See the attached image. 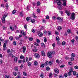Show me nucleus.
<instances>
[{
    "label": "nucleus",
    "instance_id": "obj_1",
    "mask_svg": "<svg viewBox=\"0 0 78 78\" xmlns=\"http://www.w3.org/2000/svg\"><path fill=\"white\" fill-rule=\"evenodd\" d=\"M7 16V15L4 14L3 15V16L1 18V20H2V22L3 23H5V18Z\"/></svg>",
    "mask_w": 78,
    "mask_h": 78
},
{
    "label": "nucleus",
    "instance_id": "obj_2",
    "mask_svg": "<svg viewBox=\"0 0 78 78\" xmlns=\"http://www.w3.org/2000/svg\"><path fill=\"white\" fill-rule=\"evenodd\" d=\"M75 13L74 12H73L72 15L71 16V19L72 20H75Z\"/></svg>",
    "mask_w": 78,
    "mask_h": 78
},
{
    "label": "nucleus",
    "instance_id": "obj_3",
    "mask_svg": "<svg viewBox=\"0 0 78 78\" xmlns=\"http://www.w3.org/2000/svg\"><path fill=\"white\" fill-rule=\"evenodd\" d=\"M48 57L49 58H51L53 57V55L52 53L51 52H48Z\"/></svg>",
    "mask_w": 78,
    "mask_h": 78
},
{
    "label": "nucleus",
    "instance_id": "obj_4",
    "mask_svg": "<svg viewBox=\"0 0 78 78\" xmlns=\"http://www.w3.org/2000/svg\"><path fill=\"white\" fill-rule=\"evenodd\" d=\"M55 2H56L57 4L58 5H61V0H54Z\"/></svg>",
    "mask_w": 78,
    "mask_h": 78
},
{
    "label": "nucleus",
    "instance_id": "obj_5",
    "mask_svg": "<svg viewBox=\"0 0 78 78\" xmlns=\"http://www.w3.org/2000/svg\"><path fill=\"white\" fill-rule=\"evenodd\" d=\"M63 3H62V5L63 6H67V3H66V0H62Z\"/></svg>",
    "mask_w": 78,
    "mask_h": 78
},
{
    "label": "nucleus",
    "instance_id": "obj_6",
    "mask_svg": "<svg viewBox=\"0 0 78 78\" xmlns=\"http://www.w3.org/2000/svg\"><path fill=\"white\" fill-rule=\"evenodd\" d=\"M23 53H25V51L27 50V48L25 46H24L23 47Z\"/></svg>",
    "mask_w": 78,
    "mask_h": 78
},
{
    "label": "nucleus",
    "instance_id": "obj_7",
    "mask_svg": "<svg viewBox=\"0 0 78 78\" xmlns=\"http://www.w3.org/2000/svg\"><path fill=\"white\" fill-rule=\"evenodd\" d=\"M65 12L66 13V14H67L68 16H69L70 15V12L68 10L65 11Z\"/></svg>",
    "mask_w": 78,
    "mask_h": 78
},
{
    "label": "nucleus",
    "instance_id": "obj_8",
    "mask_svg": "<svg viewBox=\"0 0 78 78\" xmlns=\"http://www.w3.org/2000/svg\"><path fill=\"white\" fill-rule=\"evenodd\" d=\"M34 55V56L35 57V58H39V55L38 54H35Z\"/></svg>",
    "mask_w": 78,
    "mask_h": 78
},
{
    "label": "nucleus",
    "instance_id": "obj_9",
    "mask_svg": "<svg viewBox=\"0 0 78 78\" xmlns=\"http://www.w3.org/2000/svg\"><path fill=\"white\" fill-rule=\"evenodd\" d=\"M62 27L61 26H59L57 27V30H58V31H61V30H62Z\"/></svg>",
    "mask_w": 78,
    "mask_h": 78
},
{
    "label": "nucleus",
    "instance_id": "obj_10",
    "mask_svg": "<svg viewBox=\"0 0 78 78\" xmlns=\"http://www.w3.org/2000/svg\"><path fill=\"white\" fill-rule=\"evenodd\" d=\"M57 19L59 20L60 22H62L63 21L62 18L60 17H57Z\"/></svg>",
    "mask_w": 78,
    "mask_h": 78
},
{
    "label": "nucleus",
    "instance_id": "obj_11",
    "mask_svg": "<svg viewBox=\"0 0 78 78\" xmlns=\"http://www.w3.org/2000/svg\"><path fill=\"white\" fill-rule=\"evenodd\" d=\"M54 71L56 73H58L59 71V70L57 69H54Z\"/></svg>",
    "mask_w": 78,
    "mask_h": 78
},
{
    "label": "nucleus",
    "instance_id": "obj_12",
    "mask_svg": "<svg viewBox=\"0 0 78 78\" xmlns=\"http://www.w3.org/2000/svg\"><path fill=\"white\" fill-rule=\"evenodd\" d=\"M33 51L34 52H36L37 51V49H36V47H34V48L33 50Z\"/></svg>",
    "mask_w": 78,
    "mask_h": 78
},
{
    "label": "nucleus",
    "instance_id": "obj_13",
    "mask_svg": "<svg viewBox=\"0 0 78 78\" xmlns=\"http://www.w3.org/2000/svg\"><path fill=\"white\" fill-rule=\"evenodd\" d=\"M48 62L46 61L44 64V66H47V65H48Z\"/></svg>",
    "mask_w": 78,
    "mask_h": 78
},
{
    "label": "nucleus",
    "instance_id": "obj_14",
    "mask_svg": "<svg viewBox=\"0 0 78 78\" xmlns=\"http://www.w3.org/2000/svg\"><path fill=\"white\" fill-rule=\"evenodd\" d=\"M41 54L43 56H45V52H44V51H42Z\"/></svg>",
    "mask_w": 78,
    "mask_h": 78
},
{
    "label": "nucleus",
    "instance_id": "obj_15",
    "mask_svg": "<svg viewBox=\"0 0 78 78\" xmlns=\"http://www.w3.org/2000/svg\"><path fill=\"white\" fill-rule=\"evenodd\" d=\"M16 78H20V73H18V75Z\"/></svg>",
    "mask_w": 78,
    "mask_h": 78
},
{
    "label": "nucleus",
    "instance_id": "obj_16",
    "mask_svg": "<svg viewBox=\"0 0 78 78\" xmlns=\"http://www.w3.org/2000/svg\"><path fill=\"white\" fill-rule=\"evenodd\" d=\"M71 57L73 58V57H75V54L73 53H72L71 54Z\"/></svg>",
    "mask_w": 78,
    "mask_h": 78
},
{
    "label": "nucleus",
    "instance_id": "obj_17",
    "mask_svg": "<svg viewBox=\"0 0 78 78\" xmlns=\"http://www.w3.org/2000/svg\"><path fill=\"white\" fill-rule=\"evenodd\" d=\"M38 35L40 37H42V35H43V34H42V33H40Z\"/></svg>",
    "mask_w": 78,
    "mask_h": 78
},
{
    "label": "nucleus",
    "instance_id": "obj_18",
    "mask_svg": "<svg viewBox=\"0 0 78 78\" xmlns=\"http://www.w3.org/2000/svg\"><path fill=\"white\" fill-rule=\"evenodd\" d=\"M35 21H36L35 20H32L31 21V22H32V23H34V22H35Z\"/></svg>",
    "mask_w": 78,
    "mask_h": 78
},
{
    "label": "nucleus",
    "instance_id": "obj_19",
    "mask_svg": "<svg viewBox=\"0 0 78 78\" xmlns=\"http://www.w3.org/2000/svg\"><path fill=\"white\" fill-rule=\"evenodd\" d=\"M66 42L65 41H63L62 42V45H66Z\"/></svg>",
    "mask_w": 78,
    "mask_h": 78
},
{
    "label": "nucleus",
    "instance_id": "obj_20",
    "mask_svg": "<svg viewBox=\"0 0 78 78\" xmlns=\"http://www.w3.org/2000/svg\"><path fill=\"white\" fill-rule=\"evenodd\" d=\"M36 42L38 44H39L40 43V40L39 39H37L36 40Z\"/></svg>",
    "mask_w": 78,
    "mask_h": 78
},
{
    "label": "nucleus",
    "instance_id": "obj_21",
    "mask_svg": "<svg viewBox=\"0 0 78 78\" xmlns=\"http://www.w3.org/2000/svg\"><path fill=\"white\" fill-rule=\"evenodd\" d=\"M41 46L43 47H45V44L43 43L41 44Z\"/></svg>",
    "mask_w": 78,
    "mask_h": 78
},
{
    "label": "nucleus",
    "instance_id": "obj_22",
    "mask_svg": "<svg viewBox=\"0 0 78 78\" xmlns=\"http://www.w3.org/2000/svg\"><path fill=\"white\" fill-rule=\"evenodd\" d=\"M5 78H10V77H9V75H7L5 76Z\"/></svg>",
    "mask_w": 78,
    "mask_h": 78
},
{
    "label": "nucleus",
    "instance_id": "obj_23",
    "mask_svg": "<svg viewBox=\"0 0 78 78\" xmlns=\"http://www.w3.org/2000/svg\"><path fill=\"white\" fill-rule=\"evenodd\" d=\"M17 61V58L16 57H15L14 58V61L15 62H16Z\"/></svg>",
    "mask_w": 78,
    "mask_h": 78
},
{
    "label": "nucleus",
    "instance_id": "obj_24",
    "mask_svg": "<svg viewBox=\"0 0 78 78\" xmlns=\"http://www.w3.org/2000/svg\"><path fill=\"white\" fill-rule=\"evenodd\" d=\"M34 64L35 66H37V62L35 61L34 62Z\"/></svg>",
    "mask_w": 78,
    "mask_h": 78
},
{
    "label": "nucleus",
    "instance_id": "obj_25",
    "mask_svg": "<svg viewBox=\"0 0 78 78\" xmlns=\"http://www.w3.org/2000/svg\"><path fill=\"white\" fill-rule=\"evenodd\" d=\"M29 40L30 41H33V38L32 37H30L29 38Z\"/></svg>",
    "mask_w": 78,
    "mask_h": 78
},
{
    "label": "nucleus",
    "instance_id": "obj_26",
    "mask_svg": "<svg viewBox=\"0 0 78 78\" xmlns=\"http://www.w3.org/2000/svg\"><path fill=\"white\" fill-rule=\"evenodd\" d=\"M16 13V11L15 10H13L12 12V14H15Z\"/></svg>",
    "mask_w": 78,
    "mask_h": 78
},
{
    "label": "nucleus",
    "instance_id": "obj_27",
    "mask_svg": "<svg viewBox=\"0 0 78 78\" xmlns=\"http://www.w3.org/2000/svg\"><path fill=\"white\" fill-rule=\"evenodd\" d=\"M72 62H68V64L69 65H70V66H72Z\"/></svg>",
    "mask_w": 78,
    "mask_h": 78
},
{
    "label": "nucleus",
    "instance_id": "obj_28",
    "mask_svg": "<svg viewBox=\"0 0 78 78\" xmlns=\"http://www.w3.org/2000/svg\"><path fill=\"white\" fill-rule=\"evenodd\" d=\"M10 29L11 30H12V31H13L14 29V28H12V27L11 26H10Z\"/></svg>",
    "mask_w": 78,
    "mask_h": 78
},
{
    "label": "nucleus",
    "instance_id": "obj_29",
    "mask_svg": "<svg viewBox=\"0 0 78 78\" xmlns=\"http://www.w3.org/2000/svg\"><path fill=\"white\" fill-rule=\"evenodd\" d=\"M56 39L57 41H59V38L58 37H57Z\"/></svg>",
    "mask_w": 78,
    "mask_h": 78
},
{
    "label": "nucleus",
    "instance_id": "obj_30",
    "mask_svg": "<svg viewBox=\"0 0 78 78\" xmlns=\"http://www.w3.org/2000/svg\"><path fill=\"white\" fill-rule=\"evenodd\" d=\"M23 74L24 76H27V73L26 72H24L23 73Z\"/></svg>",
    "mask_w": 78,
    "mask_h": 78
},
{
    "label": "nucleus",
    "instance_id": "obj_31",
    "mask_svg": "<svg viewBox=\"0 0 78 78\" xmlns=\"http://www.w3.org/2000/svg\"><path fill=\"white\" fill-rule=\"evenodd\" d=\"M31 63L30 62L28 63V66H29V67H30V66H31Z\"/></svg>",
    "mask_w": 78,
    "mask_h": 78
},
{
    "label": "nucleus",
    "instance_id": "obj_32",
    "mask_svg": "<svg viewBox=\"0 0 78 78\" xmlns=\"http://www.w3.org/2000/svg\"><path fill=\"white\" fill-rule=\"evenodd\" d=\"M9 6H8V3H6V9H8V8Z\"/></svg>",
    "mask_w": 78,
    "mask_h": 78
},
{
    "label": "nucleus",
    "instance_id": "obj_33",
    "mask_svg": "<svg viewBox=\"0 0 78 78\" xmlns=\"http://www.w3.org/2000/svg\"><path fill=\"white\" fill-rule=\"evenodd\" d=\"M37 6H39V5H41V2H37Z\"/></svg>",
    "mask_w": 78,
    "mask_h": 78
},
{
    "label": "nucleus",
    "instance_id": "obj_34",
    "mask_svg": "<svg viewBox=\"0 0 78 78\" xmlns=\"http://www.w3.org/2000/svg\"><path fill=\"white\" fill-rule=\"evenodd\" d=\"M9 39L10 41H12L13 39V37L12 36H11L9 37Z\"/></svg>",
    "mask_w": 78,
    "mask_h": 78
},
{
    "label": "nucleus",
    "instance_id": "obj_35",
    "mask_svg": "<svg viewBox=\"0 0 78 78\" xmlns=\"http://www.w3.org/2000/svg\"><path fill=\"white\" fill-rule=\"evenodd\" d=\"M37 12H38V13H39V12H41V10H40V9H37Z\"/></svg>",
    "mask_w": 78,
    "mask_h": 78
},
{
    "label": "nucleus",
    "instance_id": "obj_36",
    "mask_svg": "<svg viewBox=\"0 0 78 78\" xmlns=\"http://www.w3.org/2000/svg\"><path fill=\"white\" fill-rule=\"evenodd\" d=\"M22 34H23V36H25V34H26V32H24V31L23 33Z\"/></svg>",
    "mask_w": 78,
    "mask_h": 78
},
{
    "label": "nucleus",
    "instance_id": "obj_37",
    "mask_svg": "<svg viewBox=\"0 0 78 78\" xmlns=\"http://www.w3.org/2000/svg\"><path fill=\"white\" fill-rule=\"evenodd\" d=\"M13 75L14 76H16L17 75V73L16 72H14L13 73Z\"/></svg>",
    "mask_w": 78,
    "mask_h": 78
},
{
    "label": "nucleus",
    "instance_id": "obj_38",
    "mask_svg": "<svg viewBox=\"0 0 78 78\" xmlns=\"http://www.w3.org/2000/svg\"><path fill=\"white\" fill-rule=\"evenodd\" d=\"M47 38H46L44 37V42H47Z\"/></svg>",
    "mask_w": 78,
    "mask_h": 78
},
{
    "label": "nucleus",
    "instance_id": "obj_39",
    "mask_svg": "<svg viewBox=\"0 0 78 78\" xmlns=\"http://www.w3.org/2000/svg\"><path fill=\"white\" fill-rule=\"evenodd\" d=\"M48 64L50 66L52 64V63L51 62V61H49L48 62Z\"/></svg>",
    "mask_w": 78,
    "mask_h": 78
},
{
    "label": "nucleus",
    "instance_id": "obj_40",
    "mask_svg": "<svg viewBox=\"0 0 78 78\" xmlns=\"http://www.w3.org/2000/svg\"><path fill=\"white\" fill-rule=\"evenodd\" d=\"M34 45H36V46H39V44H38V43H34Z\"/></svg>",
    "mask_w": 78,
    "mask_h": 78
},
{
    "label": "nucleus",
    "instance_id": "obj_41",
    "mask_svg": "<svg viewBox=\"0 0 78 78\" xmlns=\"http://www.w3.org/2000/svg\"><path fill=\"white\" fill-rule=\"evenodd\" d=\"M44 67V64H41V67Z\"/></svg>",
    "mask_w": 78,
    "mask_h": 78
},
{
    "label": "nucleus",
    "instance_id": "obj_42",
    "mask_svg": "<svg viewBox=\"0 0 78 78\" xmlns=\"http://www.w3.org/2000/svg\"><path fill=\"white\" fill-rule=\"evenodd\" d=\"M70 59L72 61H74V58L73 57H72L70 58Z\"/></svg>",
    "mask_w": 78,
    "mask_h": 78
},
{
    "label": "nucleus",
    "instance_id": "obj_43",
    "mask_svg": "<svg viewBox=\"0 0 78 78\" xmlns=\"http://www.w3.org/2000/svg\"><path fill=\"white\" fill-rule=\"evenodd\" d=\"M50 70V68L49 67H46V70L48 71V70Z\"/></svg>",
    "mask_w": 78,
    "mask_h": 78
},
{
    "label": "nucleus",
    "instance_id": "obj_44",
    "mask_svg": "<svg viewBox=\"0 0 78 78\" xmlns=\"http://www.w3.org/2000/svg\"><path fill=\"white\" fill-rule=\"evenodd\" d=\"M68 33H71L70 30V29H68L67 30Z\"/></svg>",
    "mask_w": 78,
    "mask_h": 78
},
{
    "label": "nucleus",
    "instance_id": "obj_45",
    "mask_svg": "<svg viewBox=\"0 0 78 78\" xmlns=\"http://www.w3.org/2000/svg\"><path fill=\"white\" fill-rule=\"evenodd\" d=\"M71 42L72 44H74L75 42V40L74 39H73L71 40Z\"/></svg>",
    "mask_w": 78,
    "mask_h": 78
},
{
    "label": "nucleus",
    "instance_id": "obj_46",
    "mask_svg": "<svg viewBox=\"0 0 78 78\" xmlns=\"http://www.w3.org/2000/svg\"><path fill=\"white\" fill-rule=\"evenodd\" d=\"M61 68H64V65H62L60 66Z\"/></svg>",
    "mask_w": 78,
    "mask_h": 78
},
{
    "label": "nucleus",
    "instance_id": "obj_47",
    "mask_svg": "<svg viewBox=\"0 0 78 78\" xmlns=\"http://www.w3.org/2000/svg\"><path fill=\"white\" fill-rule=\"evenodd\" d=\"M53 75V74H52V73H50V74H49V77H51V76H52Z\"/></svg>",
    "mask_w": 78,
    "mask_h": 78
},
{
    "label": "nucleus",
    "instance_id": "obj_48",
    "mask_svg": "<svg viewBox=\"0 0 78 78\" xmlns=\"http://www.w3.org/2000/svg\"><path fill=\"white\" fill-rule=\"evenodd\" d=\"M13 44L14 45H16V41H13Z\"/></svg>",
    "mask_w": 78,
    "mask_h": 78
},
{
    "label": "nucleus",
    "instance_id": "obj_49",
    "mask_svg": "<svg viewBox=\"0 0 78 78\" xmlns=\"http://www.w3.org/2000/svg\"><path fill=\"white\" fill-rule=\"evenodd\" d=\"M48 35L49 36H50L51 35V32L50 31H48Z\"/></svg>",
    "mask_w": 78,
    "mask_h": 78
},
{
    "label": "nucleus",
    "instance_id": "obj_50",
    "mask_svg": "<svg viewBox=\"0 0 78 78\" xmlns=\"http://www.w3.org/2000/svg\"><path fill=\"white\" fill-rule=\"evenodd\" d=\"M32 32L33 33L35 32V30L34 29H32L31 30Z\"/></svg>",
    "mask_w": 78,
    "mask_h": 78
},
{
    "label": "nucleus",
    "instance_id": "obj_51",
    "mask_svg": "<svg viewBox=\"0 0 78 78\" xmlns=\"http://www.w3.org/2000/svg\"><path fill=\"white\" fill-rule=\"evenodd\" d=\"M6 43H5L3 44V47H6Z\"/></svg>",
    "mask_w": 78,
    "mask_h": 78
},
{
    "label": "nucleus",
    "instance_id": "obj_52",
    "mask_svg": "<svg viewBox=\"0 0 78 78\" xmlns=\"http://www.w3.org/2000/svg\"><path fill=\"white\" fill-rule=\"evenodd\" d=\"M60 13L61 14H63V12L62 11H59Z\"/></svg>",
    "mask_w": 78,
    "mask_h": 78
},
{
    "label": "nucleus",
    "instance_id": "obj_53",
    "mask_svg": "<svg viewBox=\"0 0 78 78\" xmlns=\"http://www.w3.org/2000/svg\"><path fill=\"white\" fill-rule=\"evenodd\" d=\"M26 20L27 22H28L30 20V18H29V17H27L26 18Z\"/></svg>",
    "mask_w": 78,
    "mask_h": 78
},
{
    "label": "nucleus",
    "instance_id": "obj_54",
    "mask_svg": "<svg viewBox=\"0 0 78 78\" xmlns=\"http://www.w3.org/2000/svg\"><path fill=\"white\" fill-rule=\"evenodd\" d=\"M27 10H29V9L30 7H29V5H28L27 6Z\"/></svg>",
    "mask_w": 78,
    "mask_h": 78
},
{
    "label": "nucleus",
    "instance_id": "obj_55",
    "mask_svg": "<svg viewBox=\"0 0 78 78\" xmlns=\"http://www.w3.org/2000/svg\"><path fill=\"white\" fill-rule=\"evenodd\" d=\"M73 75H76V72L75 71H74L73 72Z\"/></svg>",
    "mask_w": 78,
    "mask_h": 78
},
{
    "label": "nucleus",
    "instance_id": "obj_56",
    "mask_svg": "<svg viewBox=\"0 0 78 78\" xmlns=\"http://www.w3.org/2000/svg\"><path fill=\"white\" fill-rule=\"evenodd\" d=\"M55 33L56 34H59V33H58L57 31H56L55 32Z\"/></svg>",
    "mask_w": 78,
    "mask_h": 78
},
{
    "label": "nucleus",
    "instance_id": "obj_57",
    "mask_svg": "<svg viewBox=\"0 0 78 78\" xmlns=\"http://www.w3.org/2000/svg\"><path fill=\"white\" fill-rule=\"evenodd\" d=\"M52 18L54 20H56V18L55 16H53Z\"/></svg>",
    "mask_w": 78,
    "mask_h": 78
},
{
    "label": "nucleus",
    "instance_id": "obj_58",
    "mask_svg": "<svg viewBox=\"0 0 78 78\" xmlns=\"http://www.w3.org/2000/svg\"><path fill=\"white\" fill-rule=\"evenodd\" d=\"M23 58H24V57L23 55H21L20 57V58L21 59H23Z\"/></svg>",
    "mask_w": 78,
    "mask_h": 78
},
{
    "label": "nucleus",
    "instance_id": "obj_59",
    "mask_svg": "<svg viewBox=\"0 0 78 78\" xmlns=\"http://www.w3.org/2000/svg\"><path fill=\"white\" fill-rule=\"evenodd\" d=\"M26 62H27L28 61V58L27 57L26 58Z\"/></svg>",
    "mask_w": 78,
    "mask_h": 78
},
{
    "label": "nucleus",
    "instance_id": "obj_60",
    "mask_svg": "<svg viewBox=\"0 0 78 78\" xmlns=\"http://www.w3.org/2000/svg\"><path fill=\"white\" fill-rule=\"evenodd\" d=\"M64 76H65V77H66H66L67 76V74H65L64 75Z\"/></svg>",
    "mask_w": 78,
    "mask_h": 78
},
{
    "label": "nucleus",
    "instance_id": "obj_61",
    "mask_svg": "<svg viewBox=\"0 0 78 78\" xmlns=\"http://www.w3.org/2000/svg\"><path fill=\"white\" fill-rule=\"evenodd\" d=\"M59 78H63V77H62V75H60L59 76Z\"/></svg>",
    "mask_w": 78,
    "mask_h": 78
},
{
    "label": "nucleus",
    "instance_id": "obj_62",
    "mask_svg": "<svg viewBox=\"0 0 78 78\" xmlns=\"http://www.w3.org/2000/svg\"><path fill=\"white\" fill-rule=\"evenodd\" d=\"M65 58L66 59H69V57H65Z\"/></svg>",
    "mask_w": 78,
    "mask_h": 78
},
{
    "label": "nucleus",
    "instance_id": "obj_63",
    "mask_svg": "<svg viewBox=\"0 0 78 78\" xmlns=\"http://www.w3.org/2000/svg\"><path fill=\"white\" fill-rule=\"evenodd\" d=\"M74 67L76 69H78V67L77 66H75Z\"/></svg>",
    "mask_w": 78,
    "mask_h": 78
},
{
    "label": "nucleus",
    "instance_id": "obj_64",
    "mask_svg": "<svg viewBox=\"0 0 78 78\" xmlns=\"http://www.w3.org/2000/svg\"><path fill=\"white\" fill-rule=\"evenodd\" d=\"M76 41H78V37H76Z\"/></svg>",
    "mask_w": 78,
    "mask_h": 78
}]
</instances>
